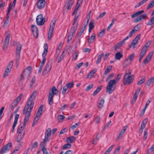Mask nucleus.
<instances>
[{
  "label": "nucleus",
  "mask_w": 154,
  "mask_h": 154,
  "mask_svg": "<svg viewBox=\"0 0 154 154\" xmlns=\"http://www.w3.org/2000/svg\"><path fill=\"white\" fill-rule=\"evenodd\" d=\"M36 93V91L35 90L32 92L23 109V114L25 115L23 121V125L24 126H25L26 125V123L28 122L34 104L33 100L35 97Z\"/></svg>",
  "instance_id": "nucleus-1"
},
{
  "label": "nucleus",
  "mask_w": 154,
  "mask_h": 154,
  "mask_svg": "<svg viewBox=\"0 0 154 154\" xmlns=\"http://www.w3.org/2000/svg\"><path fill=\"white\" fill-rule=\"evenodd\" d=\"M116 85V80L115 79L111 80L108 83L106 86V91L109 94H112L114 91Z\"/></svg>",
  "instance_id": "nucleus-2"
},
{
  "label": "nucleus",
  "mask_w": 154,
  "mask_h": 154,
  "mask_svg": "<svg viewBox=\"0 0 154 154\" xmlns=\"http://www.w3.org/2000/svg\"><path fill=\"white\" fill-rule=\"evenodd\" d=\"M44 50L42 55L43 59L41 62V64L39 68L42 69L43 66L44 65L46 59V56L47 54L48 50V46L47 44L45 43L44 44Z\"/></svg>",
  "instance_id": "nucleus-3"
},
{
  "label": "nucleus",
  "mask_w": 154,
  "mask_h": 154,
  "mask_svg": "<svg viewBox=\"0 0 154 154\" xmlns=\"http://www.w3.org/2000/svg\"><path fill=\"white\" fill-rule=\"evenodd\" d=\"M56 21V18L55 17L54 18L50 23V27L48 35V38L49 40H50L52 37Z\"/></svg>",
  "instance_id": "nucleus-4"
},
{
  "label": "nucleus",
  "mask_w": 154,
  "mask_h": 154,
  "mask_svg": "<svg viewBox=\"0 0 154 154\" xmlns=\"http://www.w3.org/2000/svg\"><path fill=\"white\" fill-rule=\"evenodd\" d=\"M44 105H42L38 109L36 115L34 118V120L32 124V126L33 127L35 124L36 123L38 120L40 116L41 115L43 109Z\"/></svg>",
  "instance_id": "nucleus-5"
},
{
  "label": "nucleus",
  "mask_w": 154,
  "mask_h": 154,
  "mask_svg": "<svg viewBox=\"0 0 154 154\" xmlns=\"http://www.w3.org/2000/svg\"><path fill=\"white\" fill-rule=\"evenodd\" d=\"M133 79L130 75H124V76L123 84L124 85H126L127 84L130 85L133 82Z\"/></svg>",
  "instance_id": "nucleus-6"
},
{
  "label": "nucleus",
  "mask_w": 154,
  "mask_h": 154,
  "mask_svg": "<svg viewBox=\"0 0 154 154\" xmlns=\"http://www.w3.org/2000/svg\"><path fill=\"white\" fill-rule=\"evenodd\" d=\"M45 18H43V15L40 14L37 16L36 18L37 24L38 25H42L44 24L45 21Z\"/></svg>",
  "instance_id": "nucleus-7"
},
{
  "label": "nucleus",
  "mask_w": 154,
  "mask_h": 154,
  "mask_svg": "<svg viewBox=\"0 0 154 154\" xmlns=\"http://www.w3.org/2000/svg\"><path fill=\"white\" fill-rule=\"evenodd\" d=\"M11 146V143H9L1 149L0 151V153L3 154L8 152L10 149Z\"/></svg>",
  "instance_id": "nucleus-8"
},
{
  "label": "nucleus",
  "mask_w": 154,
  "mask_h": 154,
  "mask_svg": "<svg viewBox=\"0 0 154 154\" xmlns=\"http://www.w3.org/2000/svg\"><path fill=\"white\" fill-rule=\"evenodd\" d=\"M148 17V14L146 13H144L141 14L136 18L134 20L135 23L141 21L143 19H146Z\"/></svg>",
  "instance_id": "nucleus-9"
},
{
  "label": "nucleus",
  "mask_w": 154,
  "mask_h": 154,
  "mask_svg": "<svg viewBox=\"0 0 154 154\" xmlns=\"http://www.w3.org/2000/svg\"><path fill=\"white\" fill-rule=\"evenodd\" d=\"M74 2V0H66L64 7H66L67 10H70Z\"/></svg>",
  "instance_id": "nucleus-10"
},
{
  "label": "nucleus",
  "mask_w": 154,
  "mask_h": 154,
  "mask_svg": "<svg viewBox=\"0 0 154 154\" xmlns=\"http://www.w3.org/2000/svg\"><path fill=\"white\" fill-rule=\"evenodd\" d=\"M45 5V0H39L37 4V6L39 9H43Z\"/></svg>",
  "instance_id": "nucleus-11"
},
{
  "label": "nucleus",
  "mask_w": 154,
  "mask_h": 154,
  "mask_svg": "<svg viewBox=\"0 0 154 154\" xmlns=\"http://www.w3.org/2000/svg\"><path fill=\"white\" fill-rule=\"evenodd\" d=\"M31 30L33 35L36 38H37L38 35V29L37 26L34 25L31 26Z\"/></svg>",
  "instance_id": "nucleus-12"
},
{
  "label": "nucleus",
  "mask_w": 154,
  "mask_h": 154,
  "mask_svg": "<svg viewBox=\"0 0 154 154\" xmlns=\"http://www.w3.org/2000/svg\"><path fill=\"white\" fill-rule=\"evenodd\" d=\"M10 37V34H8L6 37L5 38L4 42V46L3 48V50L6 49L8 47V45L9 43Z\"/></svg>",
  "instance_id": "nucleus-13"
},
{
  "label": "nucleus",
  "mask_w": 154,
  "mask_h": 154,
  "mask_svg": "<svg viewBox=\"0 0 154 154\" xmlns=\"http://www.w3.org/2000/svg\"><path fill=\"white\" fill-rule=\"evenodd\" d=\"M140 90V88L139 87L135 91L132 101V103H134L136 102Z\"/></svg>",
  "instance_id": "nucleus-14"
},
{
  "label": "nucleus",
  "mask_w": 154,
  "mask_h": 154,
  "mask_svg": "<svg viewBox=\"0 0 154 154\" xmlns=\"http://www.w3.org/2000/svg\"><path fill=\"white\" fill-rule=\"evenodd\" d=\"M153 52H150L149 54L146 57V59L144 60L143 63L145 65L148 63L151 60L153 55Z\"/></svg>",
  "instance_id": "nucleus-15"
},
{
  "label": "nucleus",
  "mask_w": 154,
  "mask_h": 154,
  "mask_svg": "<svg viewBox=\"0 0 154 154\" xmlns=\"http://www.w3.org/2000/svg\"><path fill=\"white\" fill-rule=\"evenodd\" d=\"M52 62H48L46 64L44 69V72L47 71L49 72L50 71L51 68V65Z\"/></svg>",
  "instance_id": "nucleus-16"
},
{
  "label": "nucleus",
  "mask_w": 154,
  "mask_h": 154,
  "mask_svg": "<svg viewBox=\"0 0 154 154\" xmlns=\"http://www.w3.org/2000/svg\"><path fill=\"white\" fill-rule=\"evenodd\" d=\"M151 43V41H149L147 42L142 48L141 51L145 53H146L147 50L149 46Z\"/></svg>",
  "instance_id": "nucleus-17"
},
{
  "label": "nucleus",
  "mask_w": 154,
  "mask_h": 154,
  "mask_svg": "<svg viewBox=\"0 0 154 154\" xmlns=\"http://www.w3.org/2000/svg\"><path fill=\"white\" fill-rule=\"evenodd\" d=\"M46 145V144L43 143V142H41L40 144V146H42V150L43 152V154H49L45 147Z\"/></svg>",
  "instance_id": "nucleus-18"
},
{
  "label": "nucleus",
  "mask_w": 154,
  "mask_h": 154,
  "mask_svg": "<svg viewBox=\"0 0 154 154\" xmlns=\"http://www.w3.org/2000/svg\"><path fill=\"white\" fill-rule=\"evenodd\" d=\"M53 97L54 95L52 94L51 92H50L48 97V101L49 104L50 105H51L53 103Z\"/></svg>",
  "instance_id": "nucleus-19"
},
{
  "label": "nucleus",
  "mask_w": 154,
  "mask_h": 154,
  "mask_svg": "<svg viewBox=\"0 0 154 154\" xmlns=\"http://www.w3.org/2000/svg\"><path fill=\"white\" fill-rule=\"evenodd\" d=\"M76 140V138L74 136H70L66 138V142L68 143H72L75 142Z\"/></svg>",
  "instance_id": "nucleus-20"
},
{
  "label": "nucleus",
  "mask_w": 154,
  "mask_h": 154,
  "mask_svg": "<svg viewBox=\"0 0 154 154\" xmlns=\"http://www.w3.org/2000/svg\"><path fill=\"white\" fill-rule=\"evenodd\" d=\"M96 34L94 33H93L92 35L91 36V37L88 39V43L89 44H91V42H93V41H94V39L96 37Z\"/></svg>",
  "instance_id": "nucleus-21"
},
{
  "label": "nucleus",
  "mask_w": 154,
  "mask_h": 154,
  "mask_svg": "<svg viewBox=\"0 0 154 154\" xmlns=\"http://www.w3.org/2000/svg\"><path fill=\"white\" fill-rule=\"evenodd\" d=\"M19 116V115L18 114H17L15 115L14 120L12 126L13 128H15V127L16 126V125L17 123Z\"/></svg>",
  "instance_id": "nucleus-22"
},
{
  "label": "nucleus",
  "mask_w": 154,
  "mask_h": 154,
  "mask_svg": "<svg viewBox=\"0 0 154 154\" xmlns=\"http://www.w3.org/2000/svg\"><path fill=\"white\" fill-rule=\"evenodd\" d=\"M144 12V10H141L139 11H138V12H137L134 14H133L132 15L131 17V18H134L135 17L139 15L140 14H142Z\"/></svg>",
  "instance_id": "nucleus-23"
},
{
  "label": "nucleus",
  "mask_w": 154,
  "mask_h": 154,
  "mask_svg": "<svg viewBox=\"0 0 154 154\" xmlns=\"http://www.w3.org/2000/svg\"><path fill=\"white\" fill-rule=\"evenodd\" d=\"M77 26H73L70 29L69 32V33L70 34L73 35L74 33H75V31L77 29Z\"/></svg>",
  "instance_id": "nucleus-24"
},
{
  "label": "nucleus",
  "mask_w": 154,
  "mask_h": 154,
  "mask_svg": "<svg viewBox=\"0 0 154 154\" xmlns=\"http://www.w3.org/2000/svg\"><path fill=\"white\" fill-rule=\"evenodd\" d=\"M22 45L19 43L17 44L16 53H20L22 49Z\"/></svg>",
  "instance_id": "nucleus-25"
},
{
  "label": "nucleus",
  "mask_w": 154,
  "mask_h": 154,
  "mask_svg": "<svg viewBox=\"0 0 154 154\" xmlns=\"http://www.w3.org/2000/svg\"><path fill=\"white\" fill-rule=\"evenodd\" d=\"M112 66L111 65H109L107 66L106 69L105 70L104 73V75H106L111 70Z\"/></svg>",
  "instance_id": "nucleus-26"
},
{
  "label": "nucleus",
  "mask_w": 154,
  "mask_h": 154,
  "mask_svg": "<svg viewBox=\"0 0 154 154\" xmlns=\"http://www.w3.org/2000/svg\"><path fill=\"white\" fill-rule=\"evenodd\" d=\"M124 44V43H122V41L119 42L115 45V50H116L120 48Z\"/></svg>",
  "instance_id": "nucleus-27"
},
{
  "label": "nucleus",
  "mask_w": 154,
  "mask_h": 154,
  "mask_svg": "<svg viewBox=\"0 0 154 154\" xmlns=\"http://www.w3.org/2000/svg\"><path fill=\"white\" fill-rule=\"evenodd\" d=\"M122 57V54L120 52H119L116 53L115 55L116 59L118 60H119Z\"/></svg>",
  "instance_id": "nucleus-28"
},
{
  "label": "nucleus",
  "mask_w": 154,
  "mask_h": 154,
  "mask_svg": "<svg viewBox=\"0 0 154 154\" xmlns=\"http://www.w3.org/2000/svg\"><path fill=\"white\" fill-rule=\"evenodd\" d=\"M102 86H99L97 87V89L95 90V91H94L93 94V95L94 96L96 95L101 90L102 88Z\"/></svg>",
  "instance_id": "nucleus-29"
},
{
  "label": "nucleus",
  "mask_w": 154,
  "mask_h": 154,
  "mask_svg": "<svg viewBox=\"0 0 154 154\" xmlns=\"http://www.w3.org/2000/svg\"><path fill=\"white\" fill-rule=\"evenodd\" d=\"M154 24V16L151 18L148 21L147 25L152 26Z\"/></svg>",
  "instance_id": "nucleus-30"
},
{
  "label": "nucleus",
  "mask_w": 154,
  "mask_h": 154,
  "mask_svg": "<svg viewBox=\"0 0 154 154\" xmlns=\"http://www.w3.org/2000/svg\"><path fill=\"white\" fill-rule=\"evenodd\" d=\"M148 0H142V1L140 2L139 3H137L134 6L135 8H136L139 7H140L141 5L143 4L146 2Z\"/></svg>",
  "instance_id": "nucleus-31"
},
{
  "label": "nucleus",
  "mask_w": 154,
  "mask_h": 154,
  "mask_svg": "<svg viewBox=\"0 0 154 154\" xmlns=\"http://www.w3.org/2000/svg\"><path fill=\"white\" fill-rule=\"evenodd\" d=\"M83 0H78L76 6L75 8V11H77L80 6V4L82 3Z\"/></svg>",
  "instance_id": "nucleus-32"
},
{
  "label": "nucleus",
  "mask_w": 154,
  "mask_h": 154,
  "mask_svg": "<svg viewBox=\"0 0 154 154\" xmlns=\"http://www.w3.org/2000/svg\"><path fill=\"white\" fill-rule=\"evenodd\" d=\"M11 69L7 67L5 72L4 74L3 75L4 78L7 76L8 75V73L10 72Z\"/></svg>",
  "instance_id": "nucleus-33"
},
{
  "label": "nucleus",
  "mask_w": 154,
  "mask_h": 154,
  "mask_svg": "<svg viewBox=\"0 0 154 154\" xmlns=\"http://www.w3.org/2000/svg\"><path fill=\"white\" fill-rule=\"evenodd\" d=\"M97 70L95 69L90 72L87 75L88 78H91L92 76L96 72Z\"/></svg>",
  "instance_id": "nucleus-34"
},
{
  "label": "nucleus",
  "mask_w": 154,
  "mask_h": 154,
  "mask_svg": "<svg viewBox=\"0 0 154 154\" xmlns=\"http://www.w3.org/2000/svg\"><path fill=\"white\" fill-rule=\"evenodd\" d=\"M104 103V100L103 99H101L98 104V107L99 108H101L103 106Z\"/></svg>",
  "instance_id": "nucleus-35"
},
{
  "label": "nucleus",
  "mask_w": 154,
  "mask_h": 154,
  "mask_svg": "<svg viewBox=\"0 0 154 154\" xmlns=\"http://www.w3.org/2000/svg\"><path fill=\"white\" fill-rule=\"evenodd\" d=\"M104 54L103 53H102L100 54L97 57V59L96 61V63L97 64H99L100 62L101 58L104 55Z\"/></svg>",
  "instance_id": "nucleus-36"
},
{
  "label": "nucleus",
  "mask_w": 154,
  "mask_h": 154,
  "mask_svg": "<svg viewBox=\"0 0 154 154\" xmlns=\"http://www.w3.org/2000/svg\"><path fill=\"white\" fill-rule=\"evenodd\" d=\"M131 62V61H129L128 59L127 58L125 60L124 63V67H126L127 66L130 65Z\"/></svg>",
  "instance_id": "nucleus-37"
},
{
  "label": "nucleus",
  "mask_w": 154,
  "mask_h": 154,
  "mask_svg": "<svg viewBox=\"0 0 154 154\" xmlns=\"http://www.w3.org/2000/svg\"><path fill=\"white\" fill-rule=\"evenodd\" d=\"M154 6V0L150 2L147 7V9H149Z\"/></svg>",
  "instance_id": "nucleus-38"
},
{
  "label": "nucleus",
  "mask_w": 154,
  "mask_h": 154,
  "mask_svg": "<svg viewBox=\"0 0 154 154\" xmlns=\"http://www.w3.org/2000/svg\"><path fill=\"white\" fill-rule=\"evenodd\" d=\"M66 85L69 89H70L71 88L73 87L74 82L73 81H72L70 83L66 84Z\"/></svg>",
  "instance_id": "nucleus-39"
},
{
  "label": "nucleus",
  "mask_w": 154,
  "mask_h": 154,
  "mask_svg": "<svg viewBox=\"0 0 154 154\" xmlns=\"http://www.w3.org/2000/svg\"><path fill=\"white\" fill-rule=\"evenodd\" d=\"M71 144L69 143H66L63 146V147L62 149H65L70 148L71 147Z\"/></svg>",
  "instance_id": "nucleus-40"
},
{
  "label": "nucleus",
  "mask_w": 154,
  "mask_h": 154,
  "mask_svg": "<svg viewBox=\"0 0 154 154\" xmlns=\"http://www.w3.org/2000/svg\"><path fill=\"white\" fill-rule=\"evenodd\" d=\"M16 63L17 64L20 60V53H16Z\"/></svg>",
  "instance_id": "nucleus-41"
},
{
  "label": "nucleus",
  "mask_w": 154,
  "mask_h": 154,
  "mask_svg": "<svg viewBox=\"0 0 154 154\" xmlns=\"http://www.w3.org/2000/svg\"><path fill=\"white\" fill-rule=\"evenodd\" d=\"M49 136H47L45 135V138L43 139V141L41 142H43V143H46L47 142H48L49 141L50 139L49 138Z\"/></svg>",
  "instance_id": "nucleus-42"
},
{
  "label": "nucleus",
  "mask_w": 154,
  "mask_h": 154,
  "mask_svg": "<svg viewBox=\"0 0 154 154\" xmlns=\"http://www.w3.org/2000/svg\"><path fill=\"white\" fill-rule=\"evenodd\" d=\"M58 92V90L54 86H53L52 88V94L53 95L55 94Z\"/></svg>",
  "instance_id": "nucleus-43"
},
{
  "label": "nucleus",
  "mask_w": 154,
  "mask_h": 154,
  "mask_svg": "<svg viewBox=\"0 0 154 154\" xmlns=\"http://www.w3.org/2000/svg\"><path fill=\"white\" fill-rule=\"evenodd\" d=\"M51 128H48L46 130L45 135H46L47 136H51Z\"/></svg>",
  "instance_id": "nucleus-44"
},
{
  "label": "nucleus",
  "mask_w": 154,
  "mask_h": 154,
  "mask_svg": "<svg viewBox=\"0 0 154 154\" xmlns=\"http://www.w3.org/2000/svg\"><path fill=\"white\" fill-rule=\"evenodd\" d=\"M25 128L24 127H23L22 129L19 132V133L18 134L22 135V136H23L25 133Z\"/></svg>",
  "instance_id": "nucleus-45"
},
{
  "label": "nucleus",
  "mask_w": 154,
  "mask_h": 154,
  "mask_svg": "<svg viewBox=\"0 0 154 154\" xmlns=\"http://www.w3.org/2000/svg\"><path fill=\"white\" fill-rule=\"evenodd\" d=\"M146 53L141 51L140 54L139 59V62H141L143 56Z\"/></svg>",
  "instance_id": "nucleus-46"
},
{
  "label": "nucleus",
  "mask_w": 154,
  "mask_h": 154,
  "mask_svg": "<svg viewBox=\"0 0 154 154\" xmlns=\"http://www.w3.org/2000/svg\"><path fill=\"white\" fill-rule=\"evenodd\" d=\"M135 56V54L134 53H133L131 54L130 55L128 56V58L127 59H128V60L131 61L133 60L134 57Z\"/></svg>",
  "instance_id": "nucleus-47"
},
{
  "label": "nucleus",
  "mask_w": 154,
  "mask_h": 154,
  "mask_svg": "<svg viewBox=\"0 0 154 154\" xmlns=\"http://www.w3.org/2000/svg\"><path fill=\"white\" fill-rule=\"evenodd\" d=\"M35 77L34 76L33 78L32 79L30 84V87L31 88H32L33 84L35 83Z\"/></svg>",
  "instance_id": "nucleus-48"
},
{
  "label": "nucleus",
  "mask_w": 154,
  "mask_h": 154,
  "mask_svg": "<svg viewBox=\"0 0 154 154\" xmlns=\"http://www.w3.org/2000/svg\"><path fill=\"white\" fill-rule=\"evenodd\" d=\"M147 129H145L144 131V134L143 137V140H146L147 137Z\"/></svg>",
  "instance_id": "nucleus-49"
},
{
  "label": "nucleus",
  "mask_w": 154,
  "mask_h": 154,
  "mask_svg": "<svg viewBox=\"0 0 154 154\" xmlns=\"http://www.w3.org/2000/svg\"><path fill=\"white\" fill-rule=\"evenodd\" d=\"M69 89L67 87V86L65 85L63 88V90L62 91V93L63 95H65L66 91L67 90Z\"/></svg>",
  "instance_id": "nucleus-50"
},
{
  "label": "nucleus",
  "mask_w": 154,
  "mask_h": 154,
  "mask_svg": "<svg viewBox=\"0 0 154 154\" xmlns=\"http://www.w3.org/2000/svg\"><path fill=\"white\" fill-rule=\"evenodd\" d=\"M105 30L106 29H105L102 30L98 33V36L100 37H102L104 33Z\"/></svg>",
  "instance_id": "nucleus-51"
},
{
  "label": "nucleus",
  "mask_w": 154,
  "mask_h": 154,
  "mask_svg": "<svg viewBox=\"0 0 154 154\" xmlns=\"http://www.w3.org/2000/svg\"><path fill=\"white\" fill-rule=\"evenodd\" d=\"M154 150V145H153L152 146L150 147L147 151V153L150 154Z\"/></svg>",
  "instance_id": "nucleus-52"
},
{
  "label": "nucleus",
  "mask_w": 154,
  "mask_h": 154,
  "mask_svg": "<svg viewBox=\"0 0 154 154\" xmlns=\"http://www.w3.org/2000/svg\"><path fill=\"white\" fill-rule=\"evenodd\" d=\"M13 65V60L11 61L8 64L7 66L8 68H9L11 69Z\"/></svg>",
  "instance_id": "nucleus-53"
},
{
  "label": "nucleus",
  "mask_w": 154,
  "mask_h": 154,
  "mask_svg": "<svg viewBox=\"0 0 154 154\" xmlns=\"http://www.w3.org/2000/svg\"><path fill=\"white\" fill-rule=\"evenodd\" d=\"M145 80V79L144 78H143L142 79H141L140 81L137 83V85H140L142 83H143Z\"/></svg>",
  "instance_id": "nucleus-54"
},
{
  "label": "nucleus",
  "mask_w": 154,
  "mask_h": 154,
  "mask_svg": "<svg viewBox=\"0 0 154 154\" xmlns=\"http://www.w3.org/2000/svg\"><path fill=\"white\" fill-rule=\"evenodd\" d=\"M64 53V51H63L62 52V54H61L60 56L59 59L58 60L57 62L58 63H60L61 61L62 60V59L63 58L64 56L63 55V53Z\"/></svg>",
  "instance_id": "nucleus-55"
},
{
  "label": "nucleus",
  "mask_w": 154,
  "mask_h": 154,
  "mask_svg": "<svg viewBox=\"0 0 154 154\" xmlns=\"http://www.w3.org/2000/svg\"><path fill=\"white\" fill-rule=\"evenodd\" d=\"M93 86V84H91L88 85L86 88L85 90L86 91H88Z\"/></svg>",
  "instance_id": "nucleus-56"
},
{
  "label": "nucleus",
  "mask_w": 154,
  "mask_h": 154,
  "mask_svg": "<svg viewBox=\"0 0 154 154\" xmlns=\"http://www.w3.org/2000/svg\"><path fill=\"white\" fill-rule=\"evenodd\" d=\"M65 118V116L61 115L58 116L57 117V119L59 120H63Z\"/></svg>",
  "instance_id": "nucleus-57"
},
{
  "label": "nucleus",
  "mask_w": 154,
  "mask_h": 154,
  "mask_svg": "<svg viewBox=\"0 0 154 154\" xmlns=\"http://www.w3.org/2000/svg\"><path fill=\"white\" fill-rule=\"evenodd\" d=\"M9 21L5 20L4 23V25L3 26V28L4 29L6 28L8 26V24Z\"/></svg>",
  "instance_id": "nucleus-58"
},
{
  "label": "nucleus",
  "mask_w": 154,
  "mask_h": 154,
  "mask_svg": "<svg viewBox=\"0 0 154 154\" xmlns=\"http://www.w3.org/2000/svg\"><path fill=\"white\" fill-rule=\"evenodd\" d=\"M23 96V94H21L18 97L16 98V100H17L18 101L20 102L21 99Z\"/></svg>",
  "instance_id": "nucleus-59"
},
{
  "label": "nucleus",
  "mask_w": 154,
  "mask_h": 154,
  "mask_svg": "<svg viewBox=\"0 0 154 154\" xmlns=\"http://www.w3.org/2000/svg\"><path fill=\"white\" fill-rule=\"evenodd\" d=\"M79 123H76L75 124L72 126L71 127V128L72 130L74 129L75 128H76L77 126L79 125Z\"/></svg>",
  "instance_id": "nucleus-60"
},
{
  "label": "nucleus",
  "mask_w": 154,
  "mask_h": 154,
  "mask_svg": "<svg viewBox=\"0 0 154 154\" xmlns=\"http://www.w3.org/2000/svg\"><path fill=\"white\" fill-rule=\"evenodd\" d=\"M32 67L31 66H29L25 70H26L27 71V73L28 74H29L30 71H31Z\"/></svg>",
  "instance_id": "nucleus-61"
},
{
  "label": "nucleus",
  "mask_w": 154,
  "mask_h": 154,
  "mask_svg": "<svg viewBox=\"0 0 154 154\" xmlns=\"http://www.w3.org/2000/svg\"><path fill=\"white\" fill-rule=\"evenodd\" d=\"M23 128V126L22 125V124H20L18 126L17 130V133H19V132Z\"/></svg>",
  "instance_id": "nucleus-62"
},
{
  "label": "nucleus",
  "mask_w": 154,
  "mask_h": 154,
  "mask_svg": "<svg viewBox=\"0 0 154 154\" xmlns=\"http://www.w3.org/2000/svg\"><path fill=\"white\" fill-rule=\"evenodd\" d=\"M131 74V72L130 69H128L126 71V72L124 75H130Z\"/></svg>",
  "instance_id": "nucleus-63"
},
{
  "label": "nucleus",
  "mask_w": 154,
  "mask_h": 154,
  "mask_svg": "<svg viewBox=\"0 0 154 154\" xmlns=\"http://www.w3.org/2000/svg\"><path fill=\"white\" fill-rule=\"evenodd\" d=\"M68 131V129L65 128L62 129L60 132L59 134H63L64 132H66Z\"/></svg>",
  "instance_id": "nucleus-64"
}]
</instances>
